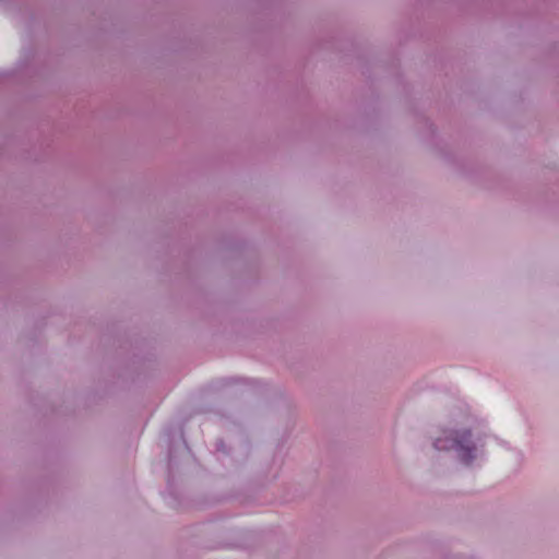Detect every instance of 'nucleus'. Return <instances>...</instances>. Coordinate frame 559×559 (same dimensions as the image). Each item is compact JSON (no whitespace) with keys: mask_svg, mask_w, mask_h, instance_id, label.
<instances>
[{"mask_svg":"<svg viewBox=\"0 0 559 559\" xmlns=\"http://www.w3.org/2000/svg\"><path fill=\"white\" fill-rule=\"evenodd\" d=\"M433 447L438 451L454 450L466 465L472 464L477 455V444L471 429L453 430L450 436L437 438Z\"/></svg>","mask_w":559,"mask_h":559,"instance_id":"1","label":"nucleus"},{"mask_svg":"<svg viewBox=\"0 0 559 559\" xmlns=\"http://www.w3.org/2000/svg\"><path fill=\"white\" fill-rule=\"evenodd\" d=\"M215 445H216V450H217V451H221V452H224V453H226V452H227L226 444H225V442H224V440H223V439H218V440L216 441V444H215Z\"/></svg>","mask_w":559,"mask_h":559,"instance_id":"2","label":"nucleus"}]
</instances>
